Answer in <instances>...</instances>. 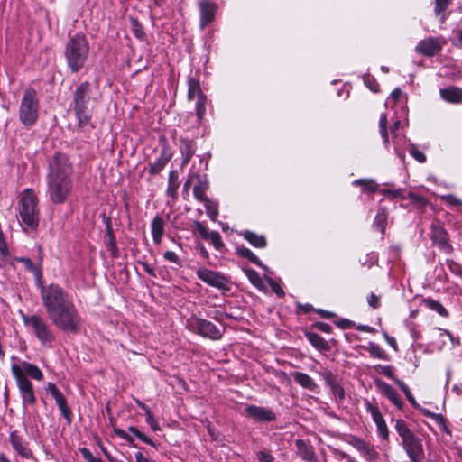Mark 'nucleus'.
Masks as SVG:
<instances>
[{"instance_id": "nucleus-45", "label": "nucleus", "mask_w": 462, "mask_h": 462, "mask_svg": "<svg viewBox=\"0 0 462 462\" xmlns=\"http://www.w3.org/2000/svg\"><path fill=\"white\" fill-rule=\"evenodd\" d=\"M46 389L52 395L55 401L63 396L62 393L57 388V386L53 383H48Z\"/></svg>"}, {"instance_id": "nucleus-58", "label": "nucleus", "mask_w": 462, "mask_h": 462, "mask_svg": "<svg viewBox=\"0 0 462 462\" xmlns=\"http://www.w3.org/2000/svg\"><path fill=\"white\" fill-rule=\"evenodd\" d=\"M368 303L373 308H377L379 306V297L374 294H371L368 298Z\"/></svg>"}, {"instance_id": "nucleus-17", "label": "nucleus", "mask_w": 462, "mask_h": 462, "mask_svg": "<svg viewBox=\"0 0 462 462\" xmlns=\"http://www.w3.org/2000/svg\"><path fill=\"white\" fill-rule=\"evenodd\" d=\"M196 229L206 240H208L215 248L220 249L224 246V243L222 242L220 234L217 231H208L207 228L199 222L196 223Z\"/></svg>"}, {"instance_id": "nucleus-13", "label": "nucleus", "mask_w": 462, "mask_h": 462, "mask_svg": "<svg viewBox=\"0 0 462 462\" xmlns=\"http://www.w3.org/2000/svg\"><path fill=\"white\" fill-rule=\"evenodd\" d=\"M402 444L411 462H419L423 455L420 440L413 435L402 441Z\"/></svg>"}, {"instance_id": "nucleus-52", "label": "nucleus", "mask_w": 462, "mask_h": 462, "mask_svg": "<svg viewBox=\"0 0 462 462\" xmlns=\"http://www.w3.org/2000/svg\"><path fill=\"white\" fill-rule=\"evenodd\" d=\"M332 393L338 397L339 400H343L345 397V391L343 387L337 383L336 384H333V386L330 387Z\"/></svg>"}, {"instance_id": "nucleus-21", "label": "nucleus", "mask_w": 462, "mask_h": 462, "mask_svg": "<svg viewBox=\"0 0 462 462\" xmlns=\"http://www.w3.org/2000/svg\"><path fill=\"white\" fill-rule=\"evenodd\" d=\"M193 184H195L193 188L194 197L199 201L206 200L207 197L205 192L208 189V182L207 178L205 176H199L197 174V178H195Z\"/></svg>"}, {"instance_id": "nucleus-48", "label": "nucleus", "mask_w": 462, "mask_h": 462, "mask_svg": "<svg viewBox=\"0 0 462 462\" xmlns=\"http://www.w3.org/2000/svg\"><path fill=\"white\" fill-rule=\"evenodd\" d=\"M451 0H436L435 2V12L436 14H441L448 6Z\"/></svg>"}, {"instance_id": "nucleus-16", "label": "nucleus", "mask_w": 462, "mask_h": 462, "mask_svg": "<svg viewBox=\"0 0 462 462\" xmlns=\"http://www.w3.org/2000/svg\"><path fill=\"white\" fill-rule=\"evenodd\" d=\"M199 5L200 11V27L203 29L214 20L217 6L215 4L206 1L199 2Z\"/></svg>"}, {"instance_id": "nucleus-7", "label": "nucleus", "mask_w": 462, "mask_h": 462, "mask_svg": "<svg viewBox=\"0 0 462 462\" xmlns=\"http://www.w3.org/2000/svg\"><path fill=\"white\" fill-rule=\"evenodd\" d=\"M90 94L91 88L88 82H83L75 90L73 108L79 125H87L90 119V111L88 108Z\"/></svg>"}, {"instance_id": "nucleus-56", "label": "nucleus", "mask_w": 462, "mask_h": 462, "mask_svg": "<svg viewBox=\"0 0 462 462\" xmlns=\"http://www.w3.org/2000/svg\"><path fill=\"white\" fill-rule=\"evenodd\" d=\"M409 198L415 203L419 204L420 207H423L427 204V201L424 198L420 197L414 193H410Z\"/></svg>"}, {"instance_id": "nucleus-24", "label": "nucleus", "mask_w": 462, "mask_h": 462, "mask_svg": "<svg viewBox=\"0 0 462 462\" xmlns=\"http://www.w3.org/2000/svg\"><path fill=\"white\" fill-rule=\"evenodd\" d=\"M164 233V221L161 217H155L152 222V235L156 245H160Z\"/></svg>"}, {"instance_id": "nucleus-5", "label": "nucleus", "mask_w": 462, "mask_h": 462, "mask_svg": "<svg viewBox=\"0 0 462 462\" xmlns=\"http://www.w3.org/2000/svg\"><path fill=\"white\" fill-rule=\"evenodd\" d=\"M88 52V43L84 35L76 34L69 39L65 47L64 56L72 72H78L83 68Z\"/></svg>"}, {"instance_id": "nucleus-30", "label": "nucleus", "mask_w": 462, "mask_h": 462, "mask_svg": "<svg viewBox=\"0 0 462 462\" xmlns=\"http://www.w3.org/2000/svg\"><path fill=\"white\" fill-rule=\"evenodd\" d=\"M189 84V91H188V97L189 100L194 99L196 97L197 98L199 97V96H205L200 88L199 83L198 80L194 79H189L188 81Z\"/></svg>"}, {"instance_id": "nucleus-8", "label": "nucleus", "mask_w": 462, "mask_h": 462, "mask_svg": "<svg viewBox=\"0 0 462 462\" xmlns=\"http://www.w3.org/2000/svg\"><path fill=\"white\" fill-rule=\"evenodd\" d=\"M23 321L30 328L39 341L50 346L54 340V334L47 321L39 315H23Z\"/></svg>"}, {"instance_id": "nucleus-25", "label": "nucleus", "mask_w": 462, "mask_h": 462, "mask_svg": "<svg viewBox=\"0 0 462 462\" xmlns=\"http://www.w3.org/2000/svg\"><path fill=\"white\" fill-rule=\"evenodd\" d=\"M296 447L299 456L307 461H312L314 458L313 450L301 439L296 440Z\"/></svg>"}, {"instance_id": "nucleus-53", "label": "nucleus", "mask_w": 462, "mask_h": 462, "mask_svg": "<svg viewBox=\"0 0 462 462\" xmlns=\"http://www.w3.org/2000/svg\"><path fill=\"white\" fill-rule=\"evenodd\" d=\"M381 193L384 196L390 197L393 199L395 198L402 197V191L401 189L391 190L384 189L381 190Z\"/></svg>"}, {"instance_id": "nucleus-47", "label": "nucleus", "mask_w": 462, "mask_h": 462, "mask_svg": "<svg viewBox=\"0 0 462 462\" xmlns=\"http://www.w3.org/2000/svg\"><path fill=\"white\" fill-rule=\"evenodd\" d=\"M365 84L373 91V92H378L379 91V84L376 82V80L370 77L365 76L364 78Z\"/></svg>"}, {"instance_id": "nucleus-15", "label": "nucleus", "mask_w": 462, "mask_h": 462, "mask_svg": "<svg viewBox=\"0 0 462 462\" xmlns=\"http://www.w3.org/2000/svg\"><path fill=\"white\" fill-rule=\"evenodd\" d=\"M366 409L371 413L372 418H373L374 423L376 424L379 435L383 439H386L388 438L389 432H388L386 423H385L380 411L378 410L377 407L374 406L370 402L367 403Z\"/></svg>"}, {"instance_id": "nucleus-46", "label": "nucleus", "mask_w": 462, "mask_h": 462, "mask_svg": "<svg viewBox=\"0 0 462 462\" xmlns=\"http://www.w3.org/2000/svg\"><path fill=\"white\" fill-rule=\"evenodd\" d=\"M320 374L329 387L333 386V384H336L337 383L336 376L330 371L326 370L320 373Z\"/></svg>"}, {"instance_id": "nucleus-18", "label": "nucleus", "mask_w": 462, "mask_h": 462, "mask_svg": "<svg viewBox=\"0 0 462 462\" xmlns=\"http://www.w3.org/2000/svg\"><path fill=\"white\" fill-rule=\"evenodd\" d=\"M374 383L376 387L397 407H402V401L395 391L386 383L382 380H375Z\"/></svg>"}, {"instance_id": "nucleus-43", "label": "nucleus", "mask_w": 462, "mask_h": 462, "mask_svg": "<svg viewBox=\"0 0 462 462\" xmlns=\"http://www.w3.org/2000/svg\"><path fill=\"white\" fill-rule=\"evenodd\" d=\"M132 31L135 37L142 39L144 35L142 25L135 19L131 20Z\"/></svg>"}, {"instance_id": "nucleus-34", "label": "nucleus", "mask_w": 462, "mask_h": 462, "mask_svg": "<svg viewBox=\"0 0 462 462\" xmlns=\"http://www.w3.org/2000/svg\"><path fill=\"white\" fill-rule=\"evenodd\" d=\"M56 403L60 410L61 414L67 420L69 423L71 421V411L69 406L67 405V401L64 395L60 399L56 400Z\"/></svg>"}, {"instance_id": "nucleus-31", "label": "nucleus", "mask_w": 462, "mask_h": 462, "mask_svg": "<svg viewBox=\"0 0 462 462\" xmlns=\"http://www.w3.org/2000/svg\"><path fill=\"white\" fill-rule=\"evenodd\" d=\"M424 305L436 312H438L441 316H447L448 311L438 301L432 300V299H426L423 300Z\"/></svg>"}, {"instance_id": "nucleus-55", "label": "nucleus", "mask_w": 462, "mask_h": 462, "mask_svg": "<svg viewBox=\"0 0 462 462\" xmlns=\"http://www.w3.org/2000/svg\"><path fill=\"white\" fill-rule=\"evenodd\" d=\"M268 283H269L270 287L272 288L273 291L275 292L278 296L282 297L284 295V292H283L282 289L281 288V286L277 282H275L273 280L268 279Z\"/></svg>"}, {"instance_id": "nucleus-42", "label": "nucleus", "mask_w": 462, "mask_h": 462, "mask_svg": "<svg viewBox=\"0 0 462 462\" xmlns=\"http://www.w3.org/2000/svg\"><path fill=\"white\" fill-rule=\"evenodd\" d=\"M395 383L399 385V387L402 390V392L404 393V394L406 395L408 401L412 403V404H415V399L414 397L411 395V393L409 389V387L402 382V381H400L399 379H395Z\"/></svg>"}, {"instance_id": "nucleus-36", "label": "nucleus", "mask_w": 462, "mask_h": 462, "mask_svg": "<svg viewBox=\"0 0 462 462\" xmlns=\"http://www.w3.org/2000/svg\"><path fill=\"white\" fill-rule=\"evenodd\" d=\"M386 219H387V213H386V210L384 208H381L376 217H375V220H374V226L379 229V231L381 233H383L384 231V225L386 223Z\"/></svg>"}, {"instance_id": "nucleus-6", "label": "nucleus", "mask_w": 462, "mask_h": 462, "mask_svg": "<svg viewBox=\"0 0 462 462\" xmlns=\"http://www.w3.org/2000/svg\"><path fill=\"white\" fill-rule=\"evenodd\" d=\"M39 99L35 90H25L19 106V119L24 126L33 125L39 116Z\"/></svg>"}, {"instance_id": "nucleus-64", "label": "nucleus", "mask_w": 462, "mask_h": 462, "mask_svg": "<svg viewBox=\"0 0 462 462\" xmlns=\"http://www.w3.org/2000/svg\"><path fill=\"white\" fill-rule=\"evenodd\" d=\"M384 337L388 344L393 348L397 349V343L393 337H389L387 334H384Z\"/></svg>"}, {"instance_id": "nucleus-1", "label": "nucleus", "mask_w": 462, "mask_h": 462, "mask_svg": "<svg viewBox=\"0 0 462 462\" xmlns=\"http://www.w3.org/2000/svg\"><path fill=\"white\" fill-rule=\"evenodd\" d=\"M38 288L42 305L53 325L60 330L77 333L81 319L68 291L56 283L43 285V282Z\"/></svg>"}, {"instance_id": "nucleus-32", "label": "nucleus", "mask_w": 462, "mask_h": 462, "mask_svg": "<svg viewBox=\"0 0 462 462\" xmlns=\"http://www.w3.org/2000/svg\"><path fill=\"white\" fill-rule=\"evenodd\" d=\"M395 429L402 441L413 436V433L411 430L406 426V424L402 420H397L395 423Z\"/></svg>"}, {"instance_id": "nucleus-2", "label": "nucleus", "mask_w": 462, "mask_h": 462, "mask_svg": "<svg viewBox=\"0 0 462 462\" xmlns=\"http://www.w3.org/2000/svg\"><path fill=\"white\" fill-rule=\"evenodd\" d=\"M72 166L67 156L55 155L49 164L48 195L54 204L64 203L72 190Z\"/></svg>"}, {"instance_id": "nucleus-23", "label": "nucleus", "mask_w": 462, "mask_h": 462, "mask_svg": "<svg viewBox=\"0 0 462 462\" xmlns=\"http://www.w3.org/2000/svg\"><path fill=\"white\" fill-rule=\"evenodd\" d=\"M16 261L23 263L25 269L32 272L36 279L37 286L42 282V274L40 265H35L31 259L26 257L16 258Z\"/></svg>"}, {"instance_id": "nucleus-9", "label": "nucleus", "mask_w": 462, "mask_h": 462, "mask_svg": "<svg viewBox=\"0 0 462 462\" xmlns=\"http://www.w3.org/2000/svg\"><path fill=\"white\" fill-rule=\"evenodd\" d=\"M189 330L210 339H219L222 337L221 330L210 321L197 317H191L187 321Z\"/></svg>"}, {"instance_id": "nucleus-27", "label": "nucleus", "mask_w": 462, "mask_h": 462, "mask_svg": "<svg viewBox=\"0 0 462 462\" xmlns=\"http://www.w3.org/2000/svg\"><path fill=\"white\" fill-rule=\"evenodd\" d=\"M244 237L254 246L263 248L266 245L264 236H258L255 233L246 231L244 233Z\"/></svg>"}, {"instance_id": "nucleus-11", "label": "nucleus", "mask_w": 462, "mask_h": 462, "mask_svg": "<svg viewBox=\"0 0 462 462\" xmlns=\"http://www.w3.org/2000/svg\"><path fill=\"white\" fill-rule=\"evenodd\" d=\"M245 415L256 422H269L275 420V414L266 407L248 405L245 409Z\"/></svg>"}, {"instance_id": "nucleus-59", "label": "nucleus", "mask_w": 462, "mask_h": 462, "mask_svg": "<svg viewBox=\"0 0 462 462\" xmlns=\"http://www.w3.org/2000/svg\"><path fill=\"white\" fill-rule=\"evenodd\" d=\"M195 178H197V174L196 173L190 174L189 176L188 180H186V182H185V184L183 186V189L185 191H187L189 189L190 185L194 183Z\"/></svg>"}, {"instance_id": "nucleus-28", "label": "nucleus", "mask_w": 462, "mask_h": 462, "mask_svg": "<svg viewBox=\"0 0 462 462\" xmlns=\"http://www.w3.org/2000/svg\"><path fill=\"white\" fill-rule=\"evenodd\" d=\"M170 161V155L166 152H162V155L151 164L150 172L152 174L159 173Z\"/></svg>"}, {"instance_id": "nucleus-62", "label": "nucleus", "mask_w": 462, "mask_h": 462, "mask_svg": "<svg viewBox=\"0 0 462 462\" xmlns=\"http://www.w3.org/2000/svg\"><path fill=\"white\" fill-rule=\"evenodd\" d=\"M135 459L136 462H155L154 460H152L143 455L141 452H137L135 454Z\"/></svg>"}, {"instance_id": "nucleus-19", "label": "nucleus", "mask_w": 462, "mask_h": 462, "mask_svg": "<svg viewBox=\"0 0 462 462\" xmlns=\"http://www.w3.org/2000/svg\"><path fill=\"white\" fill-rule=\"evenodd\" d=\"M353 445L367 460L374 461L377 459L378 453L371 445L358 439H354Z\"/></svg>"}, {"instance_id": "nucleus-10", "label": "nucleus", "mask_w": 462, "mask_h": 462, "mask_svg": "<svg viewBox=\"0 0 462 462\" xmlns=\"http://www.w3.org/2000/svg\"><path fill=\"white\" fill-rule=\"evenodd\" d=\"M197 275L202 282L212 287L220 290L227 289L228 280L217 272L200 267L197 270Z\"/></svg>"}, {"instance_id": "nucleus-39", "label": "nucleus", "mask_w": 462, "mask_h": 462, "mask_svg": "<svg viewBox=\"0 0 462 462\" xmlns=\"http://www.w3.org/2000/svg\"><path fill=\"white\" fill-rule=\"evenodd\" d=\"M245 274L249 281L255 285L256 287H260L263 283L262 279L258 273L252 269L245 270Z\"/></svg>"}, {"instance_id": "nucleus-4", "label": "nucleus", "mask_w": 462, "mask_h": 462, "mask_svg": "<svg viewBox=\"0 0 462 462\" xmlns=\"http://www.w3.org/2000/svg\"><path fill=\"white\" fill-rule=\"evenodd\" d=\"M17 211L20 223L25 226L24 230H35L38 227L40 217L38 198L32 189H26L22 193Z\"/></svg>"}, {"instance_id": "nucleus-51", "label": "nucleus", "mask_w": 462, "mask_h": 462, "mask_svg": "<svg viewBox=\"0 0 462 462\" xmlns=\"http://www.w3.org/2000/svg\"><path fill=\"white\" fill-rule=\"evenodd\" d=\"M163 256L165 260L171 263H174L179 265L180 264L179 256L173 251H166Z\"/></svg>"}, {"instance_id": "nucleus-29", "label": "nucleus", "mask_w": 462, "mask_h": 462, "mask_svg": "<svg viewBox=\"0 0 462 462\" xmlns=\"http://www.w3.org/2000/svg\"><path fill=\"white\" fill-rule=\"evenodd\" d=\"M353 184L361 186L364 192H374L378 189V185L372 179H358L356 180Z\"/></svg>"}, {"instance_id": "nucleus-3", "label": "nucleus", "mask_w": 462, "mask_h": 462, "mask_svg": "<svg viewBox=\"0 0 462 462\" xmlns=\"http://www.w3.org/2000/svg\"><path fill=\"white\" fill-rule=\"evenodd\" d=\"M11 372L15 379L23 408L27 405H34L36 396L33 385L28 376L41 382L44 377L43 373L37 365L26 361L21 362V364H13Z\"/></svg>"}, {"instance_id": "nucleus-63", "label": "nucleus", "mask_w": 462, "mask_h": 462, "mask_svg": "<svg viewBox=\"0 0 462 462\" xmlns=\"http://www.w3.org/2000/svg\"><path fill=\"white\" fill-rule=\"evenodd\" d=\"M402 90L400 88H395L392 94H391V97L396 102L400 99L401 96H402Z\"/></svg>"}, {"instance_id": "nucleus-41", "label": "nucleus", "mask_w": 462, "mask_h": 462, "mask_svg": "<svg viewBox=\"0 0 462 462\" xmlns=\"http://www.w3.org/2000/svg\"><path fill=\"white\" fill-rule=\"evenodd\" d=\"M206 96H199L196 103L197 116L199 119L203 118L206 112Z\"/></svg>"}, {"instance_id": "nucleus-33", "label": "nucleus", "mask_w": 462, "mask_h": 462, "mask_svg": "<svg viewBox=\"0 0 462 462\" xmlns=\"http://www.w3.org/2000/svg\"><path fill=\"white\" fill-rule=\"evenodd\" d=\"M204 203H205V208H206V211H207V214L208 216L213 220V221H216L217 220V217L218 216V209H217V205L216 202L208 199V198L206 199V200H202Z\"/></svg>"}, {"instance_id": "nucleus-22", "label": "nucleus", "mask_w": 462, "mask_h": 462, "mask_svg": "<svg viewBox=\"0 0 462 462\" xmlns=\"http://www.w3.org/2000/svg\"><path fill=\"white\" fill-rule=\"evenodd\" d=\"M440 96L449 103L462 102V89L455 87L443 88L440 90Z\"/></svg>"}, {"instance_id": "nucleus-26", "label": "nucleus", "mask_w": 462, "mask_h": 462, "mask_svg": "<svg viewBox=\"0 0 462 462\" xmlns=\"http://www.w3.org/2000/svg\"><path fill=\"white\" fill-rule=\"evenodd\" d=\"M306 337L308 340L311 343L313 346H315L318 349L320 350H328V342L322 338L319 335L316 333H307Z\"/></svg>"}, {"instance_id": "nucleus-54", "label": "nucleus", "mask_w": 462, "mask_h": 462, "mask_svg": "<svg viewBox=\"0 0 462 462\" xmlns=\"http://www.w3.org/2000/svg\"><path fill=\"white\" fill-rule=\"evenodd\" d=\"M257 458L260 462H273V457L266 451H259L256 454Z\"/></svg>"}, {"instance_id": "nucleus-57", "label": "nucleus", "mask_w": 462, "mask_h": 462, "mask_svg": "<svg viewBox=\"0 0 462 462\" xmlns=\"http://www.w3.org/2000/svg\"><path fill=\"white\" fill-rule=\"evenodd\" d=\"M379 368L382 374L395 381L396 378H394L391 366H379Z\"/></svg>"}, {"instance_id": "nucleus-37", "label": "nucleus", "mask_w": 462, "mask_h": 462, "mask_svg": "<svg viewBox=\"0 0 462 462\" xmlns=\"http://www.w3.org/2000/svg\"><path fill=\"white\" fill-rule=\"evenodd\" d=\"M239 253L241 255L246 257L247 259H249L252 263L263 267V269L266 270V267L264 265H263V263H261V261L258 259V257L248 248H242L239 250Z\"/></svg>"}, {"instance_id": "nucleus-44", "label": "nucleus", "mask_w": 462, "mask_h": 462, "mask_svg": "<svg viewBox=\"0 0 462 462\" xmlns=\"http://www.w3.org/2000/svg\"><path fill=\"white\" fill-rule=\"evenodd\" d=\"M107 236H108V241H107L108 249L111 251L113 255H116V239H115V236L112 235V230L109 226H107Z\"/></svg>"}, {"instance_id": "nucleus-20", "label": "nucleus", "mask_w": 462, "mask_h": 462, "mask_svg": "<svg viewBox=\"0 0 462 462\" xmlns=\"http://www.w3.org/2000/svg\"><path fill=\"white\" fill-rule=\"evenodd\" d=\"M291 375L295 382L298 383L301 387L314 393L318 391L317 383L307 374L301 372H294L291 374Z\"/></svg>"}, {"instance_id": "nucleus-60", "label": "nucleus", "mask_w": 462, "mask_h": 462, "mask_svg": "<svg viewBox=\"0 0 462 462\" xmlns=\"http://www.w3.org/2000/svg\"><path fill=\"white\" fill-rule=\"evenodd\" d=\"M80 453L82 455V457H84V459L88 462L89 460H91L93 458V455L92 453L86 448H80Z\"/></svg>"}, {"instance_id": "nucleus-61", "label": "nucleus", "mask_w": 462, "mask_h": 462, "mask_svg": "<svg viewBox=\"0 0 462 462\" xmlns=\"http://www.w3.org/2000/svg\"><path fill=\"white\" fill-rule=\"evenodd\" d=\"M0 254L3 257H7L9 255V251L5 241L0 242Z\"/></svg>"}, {"instance_id": "nucleus-35", "label": "nucleus", "mask_w": 462, "mask_h": 462, "mask_svg": "<svg viewBox=\"0 0 462 462\" xmlns=\"http://www.w3.org/2000/svg\"><path fill=\"white\" fill-rule=\"evenodd\" d=\"M181 153L184 156L182 164H187L194 153L191 143L189 141H182L180 145Z\"/></svg>"}, {"instance_id": "nucleus-50", "label": "nucleus", "mask_w": 462, "mask_h": 462, "mask_svg": "<svg viewBox=\"0 0 462 462\" xmlns=\"http://www.w3.org/2000/svg\"><path fill=\"white\" fill-rule=\"evenodd\" d=\"M369 352L372 356L378 358H384L383 351L375 344H371L369 346Z\"/></svg>"}, {"instance_id": "nucleus-12", "label": "nucleus", "mask_w": 462, "mask_h": 462, "mask_svg": "<svg viewBox=\"0 0 462 462\" xmlns=\"http://www.w3.org/2000/svg\"><path fill=\"white\" fill-rule=\"evenodd\" d=\"M10 443L14 448V450L25 459L33 458V452L29 448L28 442H26L23 438L18 434L17 431H13L9 436Z\"/></svg>"}, {"instance_id": "nucleus-14", "label": "nucleus", "mask_w": 462, "mask_h": 462, "mask_svg": "<svg viewBox=\"0 0 462 462\" xmlns=\"http://www.w3.org/2000/svg\"><path fill=\"white\" fill-rule=\"evenodd\" d=\"M441 49V44L437 38H428L420 41L416 46V51L425 56H433Z\"/></svg>"}, {"instance_id": "nucleus-49", "label": "nucleus", "mask_w": 462, "mask_h": 462, "mask_svg": "<svg viewBox=\"0 0 462 462\" xmlns=\"http://www.w3.org/2000/svg\"><path fill=\"white\" fill-rule=\"evenodd\" d=\"M146 422L149 424V426L152 428V430L158 431L161 430L159 423L154 419V417L151 411L146 413Z\"/></svg>"}, {"instance_id": "nucleus-40", "label": "nucleus", "mask_w": 462, "mask_h": 462, "mask_svg": "<svg viewBox=\"0 0 462 462\" xmlns=\"http://www.w3.org/2000/svg\"><path fill=\"white\" fill-rule=\"evenodd\" d=\"M409 152L419 162L422 163L426 162V155L424 152L420 151L414 144L410 146Z\"/></svg>"}, {"instance_id": "nucleus-38", "label": "nucleus", "mask_w": 462, "mask_h": 462, "mask_svg": "<svg viewBox=\"0 0 462 462\" xmlns=\"http://www.w3.org/2000/svg\"><path fill=\"white\" fill-rule=\"evenodd\" d=\"M387 116L385 114H382L379 120L380 133L385 144L389 142V137L386 131Z\"/></svg>"}]
</instances>
